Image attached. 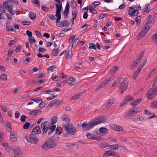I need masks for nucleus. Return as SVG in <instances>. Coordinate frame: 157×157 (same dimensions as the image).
Masks as SVG:
<instances>
[{"mask_svg":"<svg viewBox=\"0 0 157 157\" xmlns=\"http://www.w3.org/2000/svg\"><path fill=\"white\" fill-rule=\"evenodd\" d=\"M58 141L59 137L57 136H53L51 138L49 139L48 140L45 141L44 143L41 146V148L43 150H48L52 148L55 147L57 144L52 140Z\"/></svg>","mask_w":157,"mask_h":157,"instance_id":"f257e3e1","label":"nucleus"},{"mask_svg":"<svg viewBox=\"0 0 157 157\" xmlns=\"http://www.w3.org/2000/svg\"><path fill=\"white\" fill-rule=\"evenodd\" d=\"M64 128L66 132H68L70 133V135H74L77 132L75 127L71 123L65 124L64 125Z\"/></svg>","mask_w":157,"mask_h":157,"instance_id":"f03ea898","label":"nucleus"},{"mask_svg":"<svg viewBox=\"0 0 157 157\" xmlns=\"http://www.w3.org/2000/svg\"><path fill=\"white\" fill-rule=\"evenodd\" d=\"M157 95V87L153 86L152 88L148 90L146 94L147 98L149 99H152Z\"/></svg>","mask_w":157,"mask_h":157,"instance_id":"7ed1b4c3","label":"nucleus"},{"mask_svg":"<svg viewBox=\"0 0 157 157\" xmlns=\"http://www.w3.org/2000/svg\"><path fill=\"white\" fill-rule=\"evenodd\" d=\"M25 137L27 142L31 144H36L38 142V138L35 135L33 134H30L29 136H25Z\"/></svg>","mask_w":157,"mask_h":157,"instance_id":"20e7f679","label":"nucleus"},{"mask_svg":"<svg viewBox=\"0 0 157 157\" xmlns=\"http://www.w3.org/2000/svg\"><path fill=\"white\" fill-rule=\"evenodd\" d=\"M3 5L5 9H7L11 14L14 15L15 14V11L12 10L13 6L12 3L9 1H6L3 3Z\"/></svg>","mask_w":157,"mask_h":157,"instance_id":"39448f33","label":"nucleus"},{"mask_svg":"<svg viewBox=\"0 0 157 157\" xmlns=\"http://www.w3.org/2000/svg\"><path fill=\"white\" fill-rule=\"evenodd\" d=\"M55 5L56 8V14L55 15L56 17H57L56 22V23H59L61 18V15L60 12L62 9V4H59V5L57 4H56Z\"/></svg>","mask_w":157,"mask_h":157,"instance_id":"423d86ee","label":"nucleus"},{"mask_svg":"<svg viewBox=\"0 0 157 157\" xmlns=\"http://www.w3.org/2000/svg\"><path fill=\"white\" fill-rule=\"evenodd\" d=\"M50 123L48 121H45L41 124V133L42 135L45 134L48 131L49 128L50 127Z\"/></svg>","mask_w":157,"mask_h":157,"instance_id":"0eeeda50","label":"nucleus"},{"mask_svg":"<svg viewBox=\"0 0 157 157\" xmlns=\"http://www.w3.org/2000/svg\"><path fill=\"white\" fill-rule=\"evenodd\" d=\"M94 121L93 120L90 121L87 124L86 122H84L82 124V127L83 130L86 131L92 128L95 126Z\"/></svg>","mask_w":157,"mask_h":157,"instance_id":"6e6552de","label":"nucleus"},{"mask_svg":"<svg viewBox=\"0 0 157 157\" xmlns=\"http://www.w3.org/2000/svg\"><path fill=\"white\" fill-rule=\"evenodd\" d=\"M94 121L95 126L99 124L103 123L107 120V118L105 116H99L92 119Z\"/></svg>","mask_w":157,"mask_h":157,"instance_id":"1a4fd4ad","label":"nucleus"},{"mask_svg":"<svg viewBox=\"0 0 157 157\" xmlns=\"http://www.w3.org/2000/svg\"><path fill=\"white\" fill-rule=\"evenodd\" d=\"M142 29H143L137 35V38L138 39H141L144 37L148 31L147 30H146L144 28Z\"/></svg>","mask_w":157,"mask_h":157,"instance_id":"9d476101","label":"nucleus"},{"mask_svg":"<svg viewBox=\"0 0 157 157\" xmlns=\"http://www.w3.org/2000/svg\"><path fill=\"white\" fill-rule=\"evenodd\" d=\"M56 23V26L60 27H63L64 26L66 27L68 26L70 23L68 21L66 20L64 21H60L59 24Z\"/></svg>","mask_w":157,"mask_h":157,"instance_id":"9b49d317","label":"nucleus"},{"mask_svg":"<svg viewBox=\"0 0 157 157\" xmlns=\"http://www.w3.org/2000/svg\"><path fill=\"white\" fill-rule=\"evenodd\" d=\"M153 23L152 22L151 20L148 21L146 23L143 27L142 29L144 28L146 30H147L148 31L149 29L151 28V27L153 25Z\"/></svg>","mask_w":157,"mask_h":157,"instance_id":"f8f14e48","label":"nucleus"},{"mask_svg":"<svg viewBox=\"0 0 157 157\" xmlns=\"http://www.w3.org/2000/svg\"><path fill=\"white\" fill-rule=\"evenodd\" d=\"M128 80L127 78H125L121 83V87L124 88V90H126L128 86Z\"/></svg>","mask_w":157,"mask_h":157,"instance_id":"ddd939ff","label":"nucleus"},{"mask_svg":"<svg viewBox=\"0 0 157 157\" xmlns=\"http://www.w3.org/2000/svg\"><path fill=\"white\" fill-rule=\"evenodd\" d=\"M21 151L20 148L17 147L14 151V157H21Z\"/></svg>","mask_w":157,"mask_h":157,"instance_id":"4468645a","label":"nucleus"},{"mask_svg":"<svg viewBox=\"0 0 157 157\" xmlns=\"http://www.w3.org/2000/svg\"><path fill=\"white\" fill-rule=\"evenodd\" d=\"M67 79V84L71 86H73L76 84V82L75 79L72 77L68 78Z\"/></svg>","mask_w":157,"mask_h":157,"instance_id":"2eb2a0df","label":"nucleus"},{"mask_svg":"<svg viewBox=\"0 0 157 157\" xmlns=\"http://www.w3.org/2000/svg\"><path fill=\"white\" fill-rule=\"evenodd\" d=\"M135 114V113L134 112V108H132L124 115V118L125 119H127L129 117L133 116Z\"/></svg>","mask_w":157,"mask_h":157,"instance_id":"dca6fc26","label":"nucleus"},{"mask_svg":"<svg viewBox=\"0 0 157 157\" xmlns=\"http://www.w3.org/2000/svg\"><path fill=\"white\" fill-rule=\"evenodd\" d=\"M111 128L113 130L117 132H123V127L118 125H113L111 126Z\"/></svg>","mask_w":157,"mask_h":157,"instance_id":"f3484780","label":"nucleus"},{"mask_svg":"<svg viewBox=\"0 0 157 157\" xmlns=\"http://www.w3.org/2000/svg\"><path fill=\"white\" fill-rule=\"evenodd\" d=\"M17 134L15 133L11 132L10 136V140L11 142L17 141Z\"/></svg>","mask_w":157,"mask_h":157,"instance_id":"a211bd4d","label":"nucleus"},{"mask_svg":"<svg viewBox=\"0 0 157 157\" xmlns=\"http://www.w3.org/2000/svg\"><path fill=\"white\" fill-rule=\"evenodd\" d=\"M41 132L40 127L39 126H36L32 130V134L34 135L39 134Z\"/></svg>","mask_w":157,"mask_h":157,"instance_id":"6ab92c4d","label":"nucleus"},{"mask_svg":"<svg viewBox=\"0 0 157 157\" xmlns=\"http://www.w3.org/2000/svg\"><path fill=\"white\" fill-rule=\"evenodd\" d=\"M116 99L115 98H113L110 99L109 101L105 105V108L107 109L111 106L115 102Z\"/></svg>","mask_w":157,"mask_h":157,"instance_id":"aec40b11","label":"nucleus"},{"mask_svg":"<svg viewBox=\"0 0 157 157\" xmlns=\"http://www.w3.org/2000/svg\"><path fill=\"white\" fill-rule=\"evenodd\" d=\"M83 94L82 93H78L72 96L71 98V100L77 99L82 97Z\"/></svg>","mask_w":157,"mask_h":157,"instance_id":"412c9836","label":"nucleus"},{"mask_svg":"<svg viewBox=\"0 0 157 157\" xmlns=\"http://www.w3.org/2000/svg\"><path fill=\"white\" fill-rule=\"evenodd\" d=\"M62 120L63 121L66 122L67 123V124H69V123L70 122V120L68 116L65 114L62 117Z\"/></svg>","mask_w":157,"mask_h":157,"instance_id":"4be33fe9","label":"nucleus"},{"mask_svg":"<svg viewBox=\"0 0 157 157\" xmlns=\"http://www.w3.org/2000/svg\"><path fill=\"white\" fill-rule=\"evenodd\" d=\"M137 10V9H136L133 10L132 11L128 10V13L131 16H136L138 14V11Z\"/></svg>","mask_w":157,"mask_h":157,"instance_id":"5701e85b","label":"nucleus"},{"mask_svg":"<svg viewBox=\"0 0 157 157\" xmlns=\"http://www.w3.org/2000/svg\"><path fill=\"white\" fill-rule=\"evenodd\" d=\"M10 23V21H8L6 23V29L8 31L13 32L14 31V29L12 26L9 27V24Z\"/></svg>","mask_w":157,"mask_h":157,"instance_id":"b1692460","label":"nucleus"},{"mask_svg":"<svg viewBox=\"0 0 157 157\" xmlns=\"http://www.w3.org/2000/svg\"><path fill=\"white\" fill-rule=\"evenodd\" d=\"M143 119V117L140 115H138L136 116H135L134 117L132 118V119L134 121H142Z\"/></svg>","mask_w":157,"mask_h":157,"instance_id":"393cba45","label":"nucleus"},{"mask_svg":"<svg viewBox=\"0 0 157 157\" xmlns=\"http://www.w3.org/2000/svg\"><path fill=\"white\" fill-rule=\"evenodd\" d=\"M141 99L140 98H138L137 99L134 100V101L131 102L132 105L136 106L138 104H139L141 101Z\"/></svg>","mask_w":157,"mask_h":157,"instance_id":"a878e982","label":"nucleus"},{"mask_svg":"<svg viewBox=\"0 0 157 157\" xmlns=\"http://www.w3.org/2000/svg\"><path fill=\"white\" fill-rule=\"evenodd\" d=\"M57 121V116H53L51 119V124L52 125H54V124H55Z\"/></svg>","mask_w":157,"mask_h":157,"instance_id":"bb28decb","label":"nucleus"},{"mask_svg":"<svg viewBox=\"0 0 157 157\" xmlns=\"http://www.w3.org/2000/svg\"><path fill=\"white\" fill-rule=\"evenodd\" d=\"M100 132L105 134L108 132V130L105 128L101 127L99 129Z\"/></svg>","mask_w":157,"mask_h":157,"instance_id":"cd10ccee","label":"nucleus"},{"mask_svg":"<svg viewBox=\"0 0 157 157\" xmlns=\"http://www.w3.org/2000/svg\"><path fill=\"white\" fill-rule=\"evenodd\" d=\"M53 105L54 106H57L61 102L60 100L59 99H55L52 101Z\"/></svg>","mask_w":157,"mask_h":157,"instance_id":"c85d7f7f","label":"nucleus"},{"mask_svg":"<svg viewBox=\"0 0 157 157\" xmlns=\"http://www.w3.org/2000/svg\"><path fill=\"white\" fill-rule=\"evenodd\" d=\"M41 112V109L35 110L30 112L29 114L32 115H35L37 113Z\"/></svg>","mask_w":157,"mask_h":157,"instance_id":"c756f323","label":"nucleus"},{"mask_svg":"<svg viewBox=\"0 0 157 157\" xmlns=\"http://www.w3.org/2000/svg\"><path fill=\"white\" fill-rule=\"evenodd\" d=\"M118 67L117 66H115L112 68L111 69L110 73L111 74H114L118 69Z\"/></svg>","mask_w":157,"mask_h":157,"instance_id":"7c9ffc66","label":"nucleus"},{"mask_svg":"<svg viewBox=\"0 0 157 157\" xmlns=\"http://www.w3.org/2000/svg\"><path fill=\"white\" fill-rule=\"evenodd\" d=\"M62 129L61 127L59 126H58L56 128V133L58 134L59 135H60L62 133Z\"/></svg>","mask_w":157,"mask_h":157,"instance_id":"2f4dec72","label":"nucleus"},{"mask_svg":"<svg viewBox=\"0 0 157 157\" xmlns=\"http://www.w3.org/2000/svg\"><path fill=\"white\" fill-rule=\"evenodd\" d=\"M79 41V39L78 38H76L74 40L72 45V47L73 48H75V46H76Z\"/></svg>","mask_w":157,"mask_h":157,"instance_id":"473e14b6","label":"nucleus"},{"mask_svg":"<svg viewBox=\"0 0 157 157\" xmlns=\"http://www.w3.org/2000/svg\"><path fill=\"white\" fill-rule=\"evenodd\" d=\"M17 40V38L15 37L14 38V40H10L8 44V46L11 47L12 45L15 44L16 43L15 40Z\"/></svg>","mask_w":157,"mask_h":157,"instance_id":"72a5a7b5","label":"nucleus"},{"mask_svg":"<svg viewBox=\"0 0 157 157\" xmlns=\"http://www.w3.org/2000/svg\"><path fill=\"white\" fill-rule=\"evenodd\" d=\"M112 151L110 150L105 151L103 155V156L107 157L111 155H112Z\"/></svg>","mask_w":157,"mask_h":157,"instance_id":"f704fd0d","label":"nucleus"},{"mask_svg":"<svg viewBox=\"0 0 157 157\" xmlns=\"http://www.w3.org/2000/svg\"><path fill=\"white\" fill-rule=\"evenodd\" d=\"M73 54L71 51L69 50L68 51L67 56L66 57V59H69L72 58Z\"/></svg>","mask_w":157,"mask_h":157,"instance_id":"c9c22d12","label":"nucleus"},{"mask_svg":"<svg viewBox=\"0 0 157 157\" xmlns=\"http://www.w3.org/2000/svg\"><path fill=\"white\" fill-rule=\"evenodd\" d=\"M140 71L139 70H137L134 72L133 75V79L134 80H135L137 76L140 73Z\"/></svg>","mask_w":157,"mask_h":157,"instance_id":"e433bc0d","label":"nucleus"},{"mask_svg":"<svg viewBox=\"0 0 157 157\" xmlns=\"http://www.w3.org/2000/svg\"><path fill=\"white\" fill-rule=\"evenodd\" d=\"M133 100V98L132 96H127L126 97L124 100L127 102V103L129 101H132Z\"/></svg>","mask_w":157,"mask_h":157,"instance_id":"4c0bfd02","label":"nucleus"},{"mask_svg":"<svg viewBox=\"0 0 157 157\" xmlns=\"http://www.w3.org/2000/svg\"><path fill=\"white\" fill-rule=\"evenodd\" d=\"M71 6L72 9H75L76 6V2L74 0L71 1Z\"/></svg>","mask_w":157,"mask_h":157,"instance_id":"58836bf2","label":"nucleus"},{"mask_svg":"<svg viewBox=\"0 0 157 157\" xmlns=\"http://www.w3.org/2000/svg\"><path fill=\"white\" fill-rule=\"evenodd\" d=\"M90 11L92 13L95 14L97 13V11L92 6H90L89 8Z\"/></svg>","mask_w":157,"mask_h":157,"instance_id":"ea45409f","label":"nucleus"},{"mask_svg":"<svg viewBox=\"0 0 157 157\" xmlns=\"http://www.w3.org/2000/svg\"><path fill=\"white\" fill-rule=\"evenodd\" d=\"M36 16V14L33 12H30L29 14V17L32 20H33L35 19Z\"/></svg>","mask_w":157,"mask_h":157,"instance_id":"a19ab883","label":"nucleus"},{"mask_svg":"<svg viewBox=\"0 0 157 157\" xmlns=\"http://www.w3.org/2000/svg\"><path fill=\"white\" fill-rule=\"evenodd\" d=\"M151 107L154 109L157 108V100L154 101L153 103L151 104Z\"/></svg>","mask_w":157,"mask_h":157,"instance_id":"79ce46f5","label":"nucleus"},{"mask_svg":"<svg viewBox=\"0 0 157 157\" xmlns=\"http://www.w3.org/2000/svg\"><path fill=\"white\" fill-rule=\"evenodd\" d=\"M89 48L90 49H93L95 50L96 49V45L93 43H90L89 44Z\"/></svg>","mask_w":157,"mask_h":157,"instance_id":"37998d69","label":"nucleus"},{"mask_svg":"<svg viewBox=\"0 0 157 157\" xmlns=\"http://www.w3.org/2000/svg\"><path fill=\"white\" fill-rule=\"evenodd\" d=\"M39 103L40 104L38 105V107L40 108H43L46 105V104L42 100H41V102Z\"/></svg>","mask_w":157,"mask_h":157,"instance_id":"c03bdc74","label":"nucleus"},{"mask_svg":"<svg viewBox=\"0 0 157 157\" xmlns=\"http://www.w3.org/2000/svg\"><path fill=\"white\" fill-rule=\"evenodd\" d=\"M59 48L54 49L53 50L52 54L54 56H56L57 55L59 52Z\"/></svg>","mask_w":157,"mask_h":157,"instance_id":"a18cd8bd","label":"nucleus"},{"mask_svg":"<svg viewBox=\"0 0 157 157\" xmlns=\"http://www.w3.org/2000/svg\"><path fill=\"white\" fill-rule=\"evenodd\" d=\"M105 86V84L103 82L102 83H101L100 84V85L98 86L97 88L95 89V91H98V90H99V89H100L103 87Z\"/></svg>","mask_w":157,"mask_h":157,"instance_id":"49530a36","label":"nucleus"},{"mask_svg":"<svg viewBox=\"0 0 157 157\" xmlns=\"http://www.w3.org/2000/svg\"><path fill=\"white\" fill-rule=\"evenodd\" d=\"M54 92L51 90H48L47 91L44 90L43 91V93L44 94H50L51 95H52L54 94Z\"/></svg>","mask_w":157,"mask_h":157,"instance_id":"de8ad7c7","label":"nucleus"},{"mask_svg":"<svg viewBox=\"0 0 157 157\" xmlns=\"http://www.w3.org/2000/svg\"><path fill=\"white\" fill-rule=\"evenodd\" d=\"M0 79L5 80L7 79V75L6 74H2L0 75Z\"/></svg>","mask_w":157,"mask_h":157,"instance_id":"09e8293b","label":"nucleus"},{"mask_svg":"<svg viewBox=\"0 0 157 157\" xmlns=\"http://www.w3.org/2000/svg\"><path fill=\"white\" fill-rule=\"evenodd\" d=\"M153 82L152 83V86L154 87H157V75L155 78L153 79Z\"/></svg>","mask_w":157,"mask_h":157,"instance_id":"8fccbe9b","label":"nucleus"},{"mask_svg":"<svg viewBox=\"0 0 157 157\" xmlns=\"http://www.w3.org/2000/svg\"><path fill=\"white\" fill-rule=\"evenodd\" d=\"M86 136H87L88 139H89L93 140L94 137V136L93 134H91L90 133H88L87 134Z\"/></svg>","mask_w":157,"mask_h":157,"instance_id":"3c124183","label":"nucleus"},{"mask_svg":"<svg viewBox=\"0 0 157 157\" xmlns=\"http://www.w3.org/2000/svg\"><path fill=\"white\" fill-rule=\"evenodd\" d=\"M109 145L108 143L106 142H103L101 144V147L103 148H104L105 147H109Z\"/></svg>","mask_w":157,"mask_h":157,"instance_id":"603ef678","label":"nucleus"},{"mask_svg":"<svg viewBox=\"0 0 157 157\" xmlns=\"http://www.w3.org/2000/svg\"><path fill=\"white\" fill-rule=\"evenodd\" d=\"M141 18V17L140 16H138L136 18L135 21L137 23V25H138V24L140 23Z\"/></svg>","mask_w":157,"mask_h":157,"instance_id":"864d4df0","label":"nucleus"},{"mask_svg":"<svg viewBox=\"0 0 157 157\" xmlns=\"http://www.w3.org/2000/svg\"><path fill=\"white\" fill-rule=\"evenodd\" d=\"M56 127V125H52L51 126H50V127L49 128V129L54 132L55 131Z\"/></svg>","mask_w":157,"mask_h":157,"instance_id":"5fc2aeb1","label":"nucleus"},{"mask_svg":"<svg viewBox=\"0 0 157 157\" xmlns=\"http://www.w3.org/2000/svg\"><path fill=\"white\" fill-rule=\"evenodd\" d=\"M22 48V46L21 45H18L15 49V52H18Z\"/></svg>","mask_w":157,"mask_h":157,"instance_id":"6e6d98bb","label":"nucleus"},{"mask_svg":"<svg viewBox=\"0 0 157 157\" xmlns=\"http://www.w3.org/2000/svg\"><path fill=\"white\" fill-rule=\"evenodd\" d=\"M30 126V123L29 122H27L25 123L23 126V128L24 129H28Z\"/></svg>","mask_w":157,"mask_h":157,"instance_id":"4d7b16f0","label":"nucleus"},{"mask_svg":"<svg viewBox=\"0 0 157 157\" xmlns=\"http://www.w3.org/2000/svg\"><path fill=\"white\" fill-rule=\"evenodd\" d=\"M5 8L4 6L3 5L2 6L1 5H0V12L2 13H6Z\"/></svg>","mask_w":157,"mask_h":157,"instance_id":"13d9d810","label":"nucleus"},{"mask_svg":"<svg viewBox=\"0 0 157 157\" xmlns=\"http://www.w3.org/2000/svg\"><path fill=\"white\" fill-rule=\"evenodd\" d=\"M119 145L116 144V145H112L110 146L111 149H113V150L115 149H118Z\"/></svg>","mask_w":157,"mask_h":157,"instance_id":"bf43d9fd","label":"nucleus"},{"mask_svg":"<svg viewBox=\"0 0 157 157\" xmlns=\"http://www.w3.org/2000/svg\"><path fill=\"white\" fill-rule=\"evenodd\" d=\"M75 144H73L71 143H68L66 145V147L69 148L70 149L73 148L74 145H75Z\"/></svg>","mask_w":157,"mask_h":157,"instance_id":"052dcab7","label":"nucleus"},{"mask_svg":"<svg viewBox=\"0 0 157 157\" xmlns=\"http://www.w3.org/2000/svg\"><path fill=\"white\" fill-rule=\"evenodd\" d=\"M78 13V12L76 10H73L72 11V16L73 17L76 18Z\"/></svg>","mask_w":157,"mask_h":157,"instance_id":"680f3d73","label":"nucleus"},{"mask_svg":"<svg viewBox=\"0 0 157 157\" xmlns=\"http://www.w3.org/2000/svg\"><path fill=\"white\" fill-rule=\"evenodd\" d=\"M35 98L33 99H31V100L32 101H34L35 102L39 103L41 101V99H38V98Z\"/></svg>","mask_w":157,"mask_h":157,"instance_id":"e2e57ef3","label":"nucleus"},{"mask_svg":"<svg viewBox=\"0 0 157 157\" xmlns=\"http://www.w3.org/2000/svg\"><path fill=\"white\" fill-rule=\"evenodd\" d=\"M41 9L44 12H46L48 11V9L46 6H42L41 7Z\"/></svg>","mask_w":157,"mask_h":157,"instance_id":"0e129e2a","label":"nucleus"},{"mask_svg":"<svg viewBox=\"0 0 157 157\" xmlns=\"http://www.w3.org/2000/svg\"><path fill=\"white\" fill-rule=\"evenodd\" d=\"M138 64V62L135 61L131 66V68L132 69H133Z\"/></svg>","mask_w":157,"mask_h":157,"instance_id":"69168bd1","label":"nucleus"},{"mask_svg":"<svg viewBox=\"0 0 157 157\" xmlns=\"http://www.w3.org/2000/svg\"><path fill=\"white\" fill-rule=\"evenodd\" d=\"M33 3L35 4L36 6L38 8L40 7V5L39 4V1L38 0H34L33 1Z\"/></svg>","mask_w":157,"mask_h":157,"instance_id":"338daca9","label":"nucleus"},{"mask_svg":"<svg viewBox=\"0 0 157 157\" xmlns=\"http://www.w3.org/2000/svg\"><path fill=\"white\" fill-rule=\"evenodd\" d=\"M91 28V26L90 25H88L86 26V27L83 30V32L84 33H85L88 31Z\"/></svg>","mask_w":157,"mask_h":157,"instance_id":"774afa93","label":"nucleus"}]
</instances>
